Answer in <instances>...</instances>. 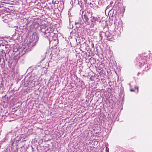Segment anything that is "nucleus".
Wrapping results in <instances>:
<instances>
[{
    "instance_id": "obj_6",
    "label": "nucleus",
    "mask_w": 152,
    "mask_h": 152,
    "mask_svg": "<svg viewBox=\"0 0 152 152\" xmlns=\"http://www.w3.org/2000/svg\"><path fill=\"white\" fill-rule=\"evenodd\" d=\"M56 1H54V0H53L52 1V3L53 4H56Z\"/></svg>"
},
{
    "instance_id": "obj_8",
    "label": "nucleus",
    "mask_w": 152,
    "mask_h": 152,
    "mask_svg": "<svg viewBox=\"0 0 152 152\" xmlns=\"http://www.w3.org/2000/svg\"><path fill=\"white\" fill-rule=\"evenodd\" d=\"M130 91H134L133 89H130Z\"/></svg>"
},
{
    "instance_id": "obj_1",
    "label": "nucleus",
    "mask_w": 152,
    "mask_h": 152,
    "mask_svg": "<svg viewBox=\"0 0 152 152\" xmlns=\"http://www.w3.org/2000/svg\"><path fill=\"white\" fill-rule=\"evenodd\" d=\"M146 61V57L144 56L141 57L139 56L136 58V61L138 62V63H137L136 64L140 66L144 65Z\"/></svg>"
},
{
    "instance_id": "obj_5",
    "label": "nucleus",
    "mask_w": 152,
    "mask_h": 152,
    "mask_svg": "<svg viewBox=\"0 0 152 152\" xmlns=\"http://www.w3.org/2000/svg\"><path fill=\"white\" fill-rule=\"evenodd\" d=\"M109 149L108 147H106L105 149L106 152H109Z\"/></svg>"
},
{
    "instance_id": "obj_3",
    "label": "nucleus",
    "mask_w": 152,
    "mask_h": 152,
    "mask_svg": "<svg viewBox=\"0 0 152 152\" xmlns=\"http://www.w3.org/2000/svg\"><path fill=\"white\" fill-rule=\"evenodd\" d=\"M84 19L85 20L86 22V23L87 25H89L90 24L89 22V19L88 17V15L86 13H85L84 15Z\"/></svg>"
},
{
    "instance_id": "obj_7",
    "label": "nucleus",
    "mask_w": 152,
    "mask_h": 152,
    "mask_svg": "<svg viewBox=\"0 0 152 152\" xmlns=\"http://www.w3.org/2000/svg\"><path fill=\"white\" fill-rule=\"evenodd\" d=\"M135 89H137V92L138 91V88L137 86L135 87Z\"/></svg>"
},
{
    "instance_id": "obj_4",
    "label": "nucleus",
    "mask_w": 152,
    "mask_h": 152,
    "mask_svg": "<svg viewBox=\"0 0 152 152\" xmlns=\"http://www.w3.org/2000/svg\"><path fill=\"white\" fill-rule=\"evenodd\" d=\"M20 57L19 54H18L15 55L13 57V59L16 63H17Z\"/></svg>"
},
{
    "instance_id": "obj_2",
    "label": "nucleus",
    "mask_w": 152,
    "mask_h": 152,
    "mask_svg": "<svg viewBox=\"0 0 152 152\" xmlns=\"http://www.w3.org/2000/svg\"><path fill=\"white\" fill-rule=\"evenodd\" d=\"M93 13L91 14V19L90 27L93 28L95 24H96V21L100 22V19L99 17L97 16V17L92 16Z\"/></svg>"
}]
</instances>
